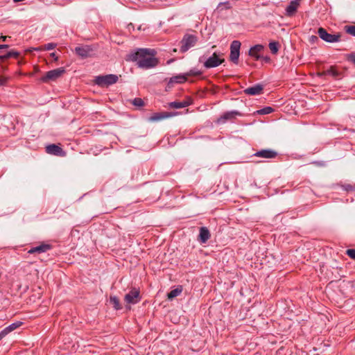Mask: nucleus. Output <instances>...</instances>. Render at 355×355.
Returning a JSON list of instances; mask_svg holds the SVG:
<instances>
[{
  "instance_id": "obj_26",
  "label": "nucleus",
  "mask_w": 355,
  "mask_h": 355,
  "mask_svg": "<svg viewBox=\"0 0 355 355\" xmlns=\"http://www.w3.org/2000/svg\"><path fill=\"white\" fill-rule=\"evenodd\" d=\"M22 324L21 322H17L12 323L9 326L6 327L5 329L7 330V332L10 333L11 331H14L17 328L19 327Z\"/></svg>"
},
{
  "instance_id": "obj_12",
  "label": "nucleus",
  "mask_w": 355,
  "mask_h": 355,
  "mask_svg": "<svg viewBox=\"0 0 355 355\" xmlns=\"http://www.w3.org/2000/svg\"><path fill=\"white\" fill-rule=\"evenodd\" d=\"M263 87L261 84H256L244 89V93L250 96H255L261 94Z\"/></svg>"
},
{
  "instance_id": "obj_13",
  "label": "nucleus",
  "mask_w": 355,
  "mask_h": 355,
  "mask_svg": "<svg viewBox=\"0 0 355 355\" xmlns=\"http://www.w3.org/2000/svg\"><path fill=\"white\" fill-rule=\"evenodd\" d=\"M175 113L171 112H158L153 114L149 117V121L151 122L159 121L164 119H167L175 116Z\"/></svg>"
},
{
  "instance_id": "obj_29",
  "label": "nucleus",
  "mask_w": 355,
  "mask_h": 355,
  "mask_svg": "<svg viewBox=\"0 0 355 355\" xmlns=\"http://www.w3.org/2000/svg\"><path fill=\"white\" fill-rule=\"evenodd\" d=\"M345 31L351 35L355 36V26H346Z\"/></svg>"
},
{
  "instance_id": "obj_39",
  "label": "nucleus",
  "mask_w": 355,
  "mask_h": 355,
  "mask_svg": "<svg viewBox=\"0 0 355 355\" xmlns=\"http://www.w3.org/2000/svg\"><path fill=\"white\" fill-rule=\"evenodd\" d=\"M8 48V45L7 44H0V49H7Z\"/></svg>"
},
{
  "instance_id": "obj_36",
  "label": "nucleus",
  "mask_w": 355,
  "mask_h": 355,
  "mask_svg": "<svg viewBox=\"0 0 355 355\" xmlns=\"http://www.w3.org/2000/svg\"><path fill=\"white\" fill-rule=\"evenodd\" d=\"M8 78L4 76H0V86L4 85L6 84Z\"/></svg>"
},
{
  "instance_id": "obj_9",
  "label": "nucleus",
  "mask_w": 355,
  "mask_h": 355,
  "mask_svg": "<svg viewBox=\"0 0 355 355\" xmlns=\"http://www.w3.org/2000/svg\"><path fill=\"white\" fill-rule=\"evenodd\" d=\"M140 300L139 291L135 288L125 295V301L128 304H137Z\"/></svg>"
},
{
  "instance_id": "obj_35",
  "label": "nucleus",
  "mask_w": 355,
  "mask_h": 355,
  "mask_svg": "<svg viewBox=\"0 0 355 355\" xmlns=\"http://www.w3.org/2000/svg\"><path fill=\"white\" fill-rule=\"evenodd\" d=\"M309 42L311 43V44H314V43H316L318 42V37L315 35H311L310 37H309Z\"/></svg>"
},
{
  "instance_id": "obj_19",
  "label": "nucleus",
  "mask_w": 355,
  "mask_h": 355,
  "mask_svg": "<svg viewBox=\"0 0 355 355\" xmlns=\"http://www.w3.org/2000/svg\"><path fill=\"white\" fill-rule=\"evenodd\" d=\"M300 3L296 1H291L286 9V15L293 16L296 12Z\"/></svg>"
},
{
  "instance_id": "obj_27",
  "label": "nucleus",
  "mask_w": 355,
  "mask_h": 355,
  "mask_svg": "<svg viewBox=\"0 0 355 355\" xmlns=\"http://www.w3.org/2000/svg\"><path fill=\"white\" fill-rule=\"evenodd\" d=\"M273 112V108L271 107H265L259 110H257L259 114H268Z\"/></svg>"
},
{
  "instance_id": "obj_6",
  "label": "nucleus",
  "mask_w": 355,
  "mask_h": 355,
  "mask_svg": "<svg viewBox=\"0 0 355 355\" xmlns=\"http://www.w3.org/2000/svg\"><path fill=\"white\" fill-rule=\"evenodd\" d=\"M241 42L238 40H234L230 45V59L234 64H237L240 55Z\"/></svg>"
},
{
  "instance_id": "obj_11",
  "label": "nucleus",
  "mask_w": 355,
  "mask_h": 355,
  "mask_svg": "<svg viewBox=\"0 0 355 355\" xmlns=\"http://www.w3.org/2000/svg\"><path fill=\"white\" fill-rule=\"evenodd\" d=\"M278 153L277 151L272 149H263L256 152L253 155L257 157H261L264 159H274L277 156Z\"/></svg>"
},
{
  "instance_id": "obj_30",
  "label": "nucleus",
  "mask_w": 355,
  "mask_h": 355,
  "mask_svg": "<svg viewBox=\"0 0 355 355\" xmlns=\"http://www.w3.org/2000/svg\"><path fill=\"white\" fill-rule=\"evenodd\" d=\"M132 104L137 107H141L144 105V101L141 98H135L133 101H132Z\"/></svg>"
},
{
  "instance_id": "obj_34",
  "label": "nucleus",
  "mask_w": 355,
  "mask_h": 355,
  "mask_svg": "<svg viewBox=\"0 0 355 355\" xmlns=\"http://www.w3.org/2000/svg\"><path fill=\"white\" fill-rule=\"evenodd\" d=\"M347 60L355 64V53H350L347 55Z\"/></svg>"
},
{
  "instance_id": "obj_31",
  "label": "nucleus",
  "mask_w": 355,
  "mask_h": 355,
  "mask_svg": "<svg viewBox=\"0 0 355 355\" xmlns=\"http://www.w3.org/2000/svg\"><path fill=\"white\" fill-rule=\"evenodd\" d=\"M343 190L346 191H351L355 190V187L349 184L341 185Z\"/></svg>"
},
{
  "instance_id": "obj_23",
  "label": "nucleus",
  "mask_w": 355,
  "mask_h": 355,
  "mask_svg": "<svg viewBox=\"0 0 355 355\" xmlns=\"http://www.w3.org/2000/svg\"><path fill=\"white\" fill-rule=\"evenodd\" d=\"M19 55V53L17 51H11L8 52L6 54L0 55V60L3 61L6 59H8L10 58L14 57L17 58Z\"/></svg>"
},
{
  "instance_id": "obj_38",
  "label": "nucleus",
  "mask_w": 355,
  "mask_h": 355,
  "mask_svg": "<svg viewBox=\"0 0 355 355\" xmlns=\"http://www.w3.org/2000/svg\"><path fill=\"white\" fill-rule=\"evenodd\" d=\"M222 5H224L226 8H230V4L229 1L219 3L218 7L221 6Z\"/></svg>"
},
{
  "instance_id": "obj_15",
  "label": "nucleus",
  "mask_w": 355,
  "mask_h": 355,
  "mask_svg": "<svg viewBox=\"0 0 355 355\" xmlns=\"http://www.w3.org/2000/svg\"><path fill=\"white\" fill-rule=\"evenodd\" d=\"M187 80V75H178L170 78L168 83V87H171L174 83H184Z\"/></svg>"
},
{
  "instance_id": "obj_14",
  "label": "nucleus",
  "mask_w": 355,
  "mask_h": 355,
  "mask_svg": "<svg viewBox=\"0 0 355 355\" xmlns=\"http://www.w3.org/2000/svg\"><path fill=\"white\" fill-rule=\"evenodd\" d=\"M46 152L48 154L54 155H62L63 154L62 149L60 146H58L55 144L48 145L46 147Z\"/></svg>"
},
{
  "instance_id": "obj_5",
  "label": "nucleus",
  "mask_w": 355,
  "mask_h": 355,
  "mask_svg": "<svg viewBox=\"0 0 355 355\" xmlns=\"http://www.w3.org/2000/svg\"><path fill=\"white\" fill-rule=\"evenodd\" d=\"M64 73V69L63 67L55 69L46 72L45 76L41 78V80L44 83H46L49 80H55L59 77H60Z\"/></svg>"
},
{
  "instance_id": "obj_28",
  "label": "nucleus",
  "mask_w": 355,
  "mask_h": 355,
  "mask_svg": "<svg viewBox=\"0 0 355 355\" xmlns=\"http://www.w3.org/2000/svg\"><path fill=\"white\" fill-rule=\"evenodd\" d=\"M55 46H56V44H55V43H48V44H45L43 47L39 48L37 50L44 49V50L49 51V50L53 49Z\"/></svg>"
},
{
  "instance_id": "obj_1",
  "label": "nucleus",
  "mask_w": 355,
  "mask_h": 355,
  "mask_svg": "<svg viewBox=\"0 0 355 355\" xmlns=\"http://www.w3.org/2000/svg\"><path fill=\"white\" fill-rule=\"evenodd\" d=\"M155 55L154 49H140L132 55V60L136 62L138 67L148 69L158 64L159 61Z\"/></svg>"
},
{
  "instance_id": "obj_24",
  "label": "nucleus",
  "mask_w": 355,
  "mask_h": 355,
  "mask_svg": "<svg viewBox=\"0 0 355 355\" xmlns=\"http://www.w3.org/2000/svg\"><path fill=\"white\" fill-rule=\"evenodd\" d=\"M110 302L112 304L113 307L116 310H119L121 309L119 300L116 296H110Z\"/></svg>"
},
{
  "instance_id": "obj_8",
  "label": "nucleus",
  "mask_w": 355,
  "mask_h": 355,
  "mask_svg": "<svg viewBox=\"0 0 355 355\" xmlns=\"http://www.w3.org/2000/svg\"><path fill=\"white\" fill-rule=\"evenodd\" d=\"M76 53L82 58L91 57L94 52V48L90 45H81L75 48Z\"/></svg>"
},
{
  "instance_id": "obj_40",
  "label": "nucleus",
  "mask_w": 355,
  "mask_h": 355,
  "mask_svg": "<svg viewBox=\"0 0 355 355\" xmlns=\"http://www.w3.org/2000/svg\"><path fill=\"white\" fill-rule=\"evenodd\" d=\"M6 36H1L0 40H2L3 41H5L6 40Z\"/></svg>"
},
{
  "instance_id": "obj_2",
  "label": "nucleus",
  "mask_w": 355,
  "mask_h": 355,
  "mask_svg": "<svg viewBox=\"0 0 355 355\" xmlns=\"http://www.w3.org/2000/svg\"><path fill=\"white\" fill-rule=\"evenodd\" d=\"M225 62L223 53L221 52H214L203 63L206 69L217 67Z\"/></svg>"
},
{
  "instance_id": "obj_21",
  "label": "nucleus",
  "mask_w": 355,
  "mask_h": 355,
  "mask_svg": "<svg viewBox=\"0 0 355 355\" xmlns=\"http://www.w3.org/2000/svg\"><path fill=\"white\" fill-rule=\"evenodd\" d=\"M191 103L190 101H183L181 102L173 101V102L169 103L168 105L171 108L180 109V108L186 107L189 106V105H191Z\"/></svg>"
},
{
  "instance_id": "obj_18",
  "label": "nucleus",
  "mask_w": 355,
  "mask_h": 355,
  "mask_svg": "<svg viewBox=\"0 0 355 355\" xmlns=\"http://www.w3.org/2000/svg\"><path fill=\"white\" fill-rule=\"evenodd\" d=\"M263 49V46L261 44H257L251 47L249 50V55L259 60L260 56L259 53Z\"/></svg>"
},
{
  "instance_id": "obj_17",
  "label": "nucleus",
  "mask_w": 355,
  "mask_h": 355,
  "mask_svg": "<svg viewBox=\"0 0 355 355\" xmlns=\"http://www.w3.org/2000/svg\"><path fill=\"white\" fill-rule=\"evenodd\" d=\"M210 238V233L209 230L205 227H202L200 229L199 241L202 243H206Z\"/></svg>"
},
{
  "instance_id": "obj_10",
  "label": "nucleus",
  "mask_w": 355,
  "mask_h": 355,
  "mask_svg": "<svg viewBox=\"0 0 355 355\" xmlns=\"http://www.w3.org/2000/svg\"><path fill=\"white\" fill-rule=\"evenodd\" d=\"M239 112L236 110L229 111L223 113L216 121L217 123L222 124L225 123L227 121H232L237 116H240Z\"/></svg>"
},
{
  "instance_id": "obj_22",
  "label": "nucleus",
  "mask_w": 355,
  "mask_h": 355,
  "mask_svg": "<svg viewBox=\"0 0 355 355\" xmlns=\"http://www.w3.org/2000/svg\"><path fill=\"white\" fill-rule=\"evenodd\" d=\"M182 292V287L178 286L176 288L173 289L167 294V297L168 300H172L173 298L180 295Z\"/></svg>"
},
{
  "instance_id": "obj_4",
  "label": "nucleus",
  "mask_w": 355,
  "mask_h": 355,
  "mask_svg": "<svg viewBox=\"0 0 355 355\" xmlns=\"http://www.w3.org/2000/svg\"><path fill=\"white\" fill-rule=\"evenodd\" d=\"M118 80V76L114 74L98 76L95 78V83L99 86H108L114 84Z\"/></svg>"
},
{
  "instance_id": "obj_42",
  "label": "nucleus",
  "mask_w": 355,
  "mask_h": 355,
  "mask_svg": "<svg viewBox=\"0 0 355 355\" xmlns=\"http://www.w3.org/2000/svg\"><path fill=\"white\" fill-rule=\"evenodd\" d=\"M293 1H296L297 3H299L300 0H293Z\"/></svg>"
},
{
  "instance_id": "obj_33",
  "label": "nucleus",
  "mask_w": 355,
  "mask_h": 355,
  "mask_svg": "<svg viewBox=\"0 0 355 355\" xmlns=\"http://www.w3.org/2000/svg\"><path fill=\"white\" fill-rule=\"evenodd\" d=\"M202 73V72L199 70H197V69H191L190 70V71L187 73V76H190V75H194V76H198V75H200Z\"/></svg>"
},
{
  "instance_id": "obj_7",
  "label": "nucleus",
  "mask_w": 355,
  "mask_h": 355,
  "mask_svg": "<svg viewBox=\"0 0 355 355\" xmlns=\"http://www.w3.org/2000/svg\"><path fill=\"white\" fill-rule=\"evenodd\" d=\"M197 42V37L193 35H185L182 40V46L180 51L182 52L187 51L190 48L193 47Z\"/></svg>"
},
{
  "instance_id": "obj_41",
  "label": "nucleus",
  "mask_w": 355,
  "mask_h": 355,
  "mask_svg": "<svg viewBox=\"0 0 355 355\" xmlns=\"http://www.w3.org/2000/svg\"><path fill=\"white\" fill-rule=\"evenodd\" d=\"M51 55L52 57H55V53H52L51 54Z\"/></svg>"
},
{
  "instance_id": "obj_20",
  "label": "nucleus",
  "mask_w": 355,
  "mask_h": 355,
  "mask_svg": "<svg viewBox=\"0 0 355 355\" xmlns=\"http://www.w3.org/2000/svg\"><path fill=\"white\" fill-rule=\"evenodd\" d=\"M340 72L334 67H331L327 70L319 73V76H331L335 78H338L340 76Z\"/></svg>"
},
{
  "instance_id": "obj_3",
  "label": "nucleus",
  "mask_w": 355,
  "mask_h": 355,
  "mask_svg": "<svg viewBox=\"0 0 355 355\" xmlns=\"http://www.w3.org/2000/svg\"><path fill=\"white\" fill-rule=\"evenodd\" d=\"M318 34L320 39L328 43H336L340 41V33L331 34L322 27H320L318 30Z\"/></svg>"
},
{
  "instance_id": "obj_37",
  "label": "nucleus",
  "mask_w": 355,
  "mask_h": 355,
  "mask_svg": "<svg viewBox=\"0 0 355 355\" xmlns=\"http://www.w3.org/2000/svg\"><path fill=\"white\" fill-rule=\"evenodd\" d=\"M9 333L7 332V330L4 328L1 332H0V340H1L3 337H5L7 334Z\"/></svg>"
},
{
  "instance_id": "obj_32",
  "label": "nucleus",
  "mask_w": 355,
  "mask_h": 355,
  "mask_svg": "<svg viewBox=\"0 0 355 355\" xmlns=\"http://www.w3.org/2000/svg\"><path fill=\"white\" fill-rule=\"evenodd\" d=\"M346 254L352 259L355 260V249H348Z\"/></svg>"
},
{
  "instance_id": "obj_43",
  "label": "nucleus",
  "mask_w": 355,
  "mask_h": 355,
  "mask_svg": "<svg viewBox=\"0 0 355 355\" xmlns=\"http://www.w3.org/2000/svg\"><path fill=\"white\" fill-rule=\"evenodd\" d=\"M202 58L203 57L200 58V61H201Z\"/></svg>"
},
{
  "instance_id": "obj_25",
  "label": "nucleus",
  "mask_w": 355,
  "mask_h": 355,
  "mask_svg": "<svg viewBox=\"0 0 355 355\" xmlns=\"http://www.w3.org/2000/svg\"><path fill=\"white\" fill-rule=\"evenodd\" d=\"M269 49L272 54H276L279 51V43L277 42H270Z\"/></svg>"
},
{
  "instance_id": "obj_16",
  "label": "nucleus",
  "mask_w": 355,
  "mask_h": 355,
  "mask_svg": "<svg viewBox=\"0 0 355 355\" xmlns=\"http://www.w3.org/2000/svg\"><path fill=\"white\" fill-rule=\"evenodd\" d=\"M51 249V245L49 244H42L40 245L32 248L28 250L29 254L33 253H43Z\"/></svg>"
}]
</instances>
